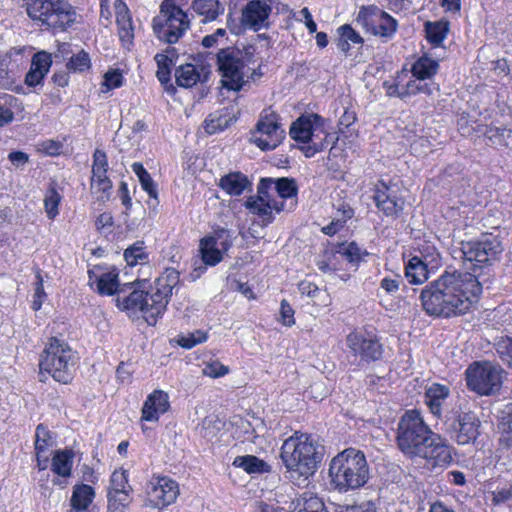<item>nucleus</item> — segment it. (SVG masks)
Segmentation results:
<instances>
[{"mask_svg": "<svg viewBox=\"0 0 512 512\" xmlns=\"http://www.w3.org/2000/svg\"><path fill=\"white\" fill-rule=\"evenodd\" d=\"M460 251L465 271H444L420 293L422 309L430 317L452 319L473 312L483 292L479 277L503 249L497 238H485L462 241Z\"/></svg>", "mask_w": 512, "mask_h": 512, "instance_id": "1", "label": "nucleus"}, {"mask_svg": "<svg viewBox=\"0 0 512 512\" xmlns=\"http://www.w3.org/2000/svg\"><path fill=\"white\" fill-rule=\"evenodd\" d=\"M101 265H95L88 270L89 285H95L96 292L101 296L117 294L116 306L130 318L141 315L148 325H156L159 318L164 315L171 300L173 289L180 285V273L172 267L166 268L146 290L147 280L136 279L125 283L120 288L119 269L111 267L100 275L96 271H103Z\"/></svg>", "mask_w": 512, "mask_h": 512, "instance_id": "2", "label": "nucleus"}, {"mask_svg": "<svg viewBox=\"0 0 512 512\" xmlns=\"http://www.w3.org/2000/svg\"><path fill=\"white\" fill-rule=\"evenodd\" d=\"M395 443L409 459H422L430 469L446 468L454 460V447L432 430L418 409L406 410L398 420Z\"/></svg>", "mask_w": 512, "mask_h": 512, "instance_id": "3", "label": "nucleus"}, {"mask_svg": "<svg viewBox=\"0 0 512 512\" xmlns=\"http://www.w3.org/2000/svg\"><path fill=\"white\" fill-rule=\"evenodd\" d=\"M323 447L310 433L296 430L286 438L279 451L284 474L296 486H306L323 460Z\"/></svg>", "mask_w": 512, "mask_h": 512, "instance_id": "4", "label": "nucleus"}, {"mask_svg": "<svg viewBox=\"0 0 512 512\" xmlns=\"http://www.w3.org/2000/svg\"><path fill=\"white\" fill-rule=\"evenodd\" d=\"M78 360L77 351L66 340L50 336L39 354V381L45 382L51 377L60 384H71L75 378Z\"/></svg>", "mask_w": 512, "mask_h": 512, "instance_id": "5", "label": "nucleus"}, {"mask_svg": "<svg viewBox=\"0 0 512 512\" xmlns=\"http://www.w3.org/2000/svg\"><path fill=\"white\" fill-rule=\"evenodd\" d=\"M329 476L339 492L363 487L369 480V465L364 452L352 447L339 452L329 464Z\"/></svg>", "mask_w": 512, "mask_h": 512, "instance_id": "6", "label": "nucleus"}, {"mask_svg": "<svg viewBox=\"0 0 512 512\" xmlns=\"http://www.w3.org/2000/svg\"><path fill=\"white\" fill-rule=\"evenodd\" d=\"M186 0H163L159 15L152 21L153 32L159 40L176 43L190 28V19L183 10Z\"/></svg>", "mask_w": 512, "mask_h": 512, "instance_id": "7", "label": "nucleus"}, {"mask_svg": "<svg viewBox=\"0 0 512 512\" xmlns=\"http://www.w3.org/2000/svg\"><path fill=\"white\" fill-rule=\"evenodd\" d=\"M504 370L489 361H475L465 370L467 388L480 396L497 394L503 384Z\"/></svg>", "mask_w": 512, "mask_h": 512, "instance_id": "8", "label": "nucleus"}, {"mask_svg": "<svg viewBox=\"0 0 512 512\" xmlns=\"http://www.w3.org/2000/svg\"><path fill=\"white\" fill-rule=\"evenodd\" d=\"M247 60L246 54L234 48H226L218 52L217 65L223 87L234 91L242 88L250 72Z\"/></svg>", "mask_w": 512, "mask_h": 512, "instance_id": "9", "label": "nucleus"}, {"mask_svg": "<svg viewBox=\"0 0 512 512\" xmlns=\"http://www.w3.org/2000/svg\"><path fill=\"white\" fill-rule=\"evenodd\" d=\"M346 344L350 352L363 364L382 361L385 347L375 328L367 326L354 329L346 336Z\"/></svg>", "mask_w": 512, "mask_h": 512, "instance_id": "10", "label": "nucleus"}, {"mask_svg": "<svg viewBox=\"0 0 512 512\" xmlns=\"http://www.w3.org/2000/svg\"><path fill=\"white\" fill-rule=\"evenodd\" d=\"M28 15L49 28L64 29L74 21L75 13L65 0H30Z\"/></svg>", "mask_w": 512, "mask_h": 512, "instance_id": "11", "label": "nucleus"}, {"mask_svg": "<svg viewBox=\"0 0 512 512\" xmlns=\"http://www.w3.org/2000/svg\"><path fill=\"white\" fill-rule=\"evenodd\" d=\"M371 199L384 217L397 220L404 214L406 200L391 180L378 179L371 188Z\"/></svg>", "mask_w": 512, "mask_h": 512, "instance_id": "12", "label": "nucleus"}, {"mask_svg": "<svg viewBox=\"0 0 512 512\" xmlns=\"http://www.w3.org/2000/svg\"><path fill=\"white\" fill-rule=\"evenodd\" d=\"M273 180L262 178L257 187V195L246 199L244 206L252 215L257 217V222L266 227L274 221L273 211L281 212L284 208L283 202H278L270 194Z\"/></svg>", "mask_w": 512, "mask_h": 512, "instance_id": "13", "label": "nucleus"}, {"mask_svg": "<svg viewBox=\"0 0 512 512\" xmlns=\"http://www.w3.org/2000/svg\"><path fill=\"white\" fill-rule=\"evenodd\" d=\"M232 245L233 242L229 231L223 228L201 238L199 241V253L205 266L194 269L193 272L196 273V277L204 273L207 266L214 267L218 265Z\"/></svg>", "mask_w": 512, "mask_h": 512, "instance_id": "14", "label": "nucleus"}, {"mask_svg": "<svg viewBox=\"0 0 512 512\" xmlns=\"http://www.w3.org/2000/svg\"><path fill=\"white\" fill-rule=\"evenodd\" d=\"M146 505L163 510L175 503L180 488L176 480L166 475L153 474L146 485Z\"/></svg>", "mask_w": 512, "mask_h": 512, "instance_id": "15", "label": "nucleus"}, {"mask_svg": "<svg viewBox=\"0 0 512 512\" xmlns=\"http://www.w3.org/2000/svg\"><path fill=\"white\" fill-rule=\"evenodd\" d=\"M340 133L344 130H289L291 139L296 142V146L307 157H313L318 152L331 148L338 141Z\"/></svg>", "mask_w": 512, "mask_h": 512, "instance_id": "16", "label": "nucleus"}, {"mask_svg": "<svg viewBox=\"0 0 512 512\" xmlns=\"http://www.w3.org/2000/svg\"><path fill=\"white\" fill-rule=\"evenodd\" d=\"M356 22L372 35L391 38L397 30V21L376 6L361 7Z\"/></svg>", "mask_w": 512, "mask_h": 512, "instance_id": "17", "label": "nucleus"}, {"mask_svg": "<svg viewBox=\"0 0 512 512\" xmlns=\"http://www.w3.org/2000/svg\"><path fill=\"white\" fill-rule=\"evenodd\" d=\"M450 427L458 445L474 444L481 434V421L472 410L455 411Z\"/></svg>", "mask_w": 512, "mask_h": 512, "instance_id": "18", "label": "nucleus"}, {"mask_svg": "<svg viewBox=\"0 0 512 512\" xmlns=\"http://www.w3.org/2000/svg\"><path fill=\"white\" fill-rule=\"evenodd\" d=\"M277 4L276 0H250L242 10V25L254 31L267 28L269 15Z\"/></svg>", "mask_w": 512, "mask_h": 512, "instance_id": "19", "label": "nucleus"}, {"mask_svg": "<svg viewBox=\"0 0 512 512\" xmlns=\"http://www.w3.org/2000/svg\"><path fill=\"white\" fill-rule=\"evenodd\" d=\"M54 446H56V434L47 425L43 423L38 424L34 436V468L39 472L45 471L49 467Z\"/></svg>", "mask_w": 512, "mask_h": 512, "instance_id": "20", "label": "nucleus"}, {"mask_svg": "<svg viewBox=\"0 0 512 512\" xmlns=\"http://www.w3.org/2000/svg\"><path fill=\"white\" fill-rule=\"evenodd\" d=\"M435 89L433 82H424L415 78L412 73L410 75L407 70H402L397 74L395 83L389 87L388 93L403 98L418 93L430 95Z\"/></svg>", "mask_w": 512, "mask_h": 512, "instance_id": "21", "label": "nucleus"}, {"mask_svg": "<svg viewBox=\"0 0 512 512\" xmlns=\"http://www.w3.org/2000/svg\"><path fill=\"white\" fill-rule=\"evenodd\" d=\"M75 452L72 448L57 449L50 457L51 471L56 475L52 483L54 486L65 488L68 479L72 476Z\"/></svg>", "mask_w": 512, "mask_h": 512, "instance_id": "22", "label": "nucleus"}, {"mask_svg": "<svg viewBox=\"0 0 512 512\" xmlns=\"http://www.w3.org/2000/svg\"><path fill=\"white\" fill-rule=\"evenodd\" d=\"M170 409L169 395L167 392L156 389L148 394L141 409V421L158 422L160 416Z\"/></svg>", "mask_w": 512, "mask_h": 512, "instance_id": "23", "label": "nucleus"}, {"mask_svg": "<svg viewBox=\"0 0 512 512\" xmlns=\"http://www.w3.org/2000/svg\"><path fill=\"white\" fill-rule=\"evenodd\" d=\"M114 8L120 41L125 48L130 49L134 39V28L129 9L122 0H116Z\"/></svg>", "mask_w": 512, "mask_h": 512, "instance_id": "24", "label": "nucleus"}, {"mask_svg": "<svg viewBox=\"0 0 512 512\" xmlns=\"http://www.w3.org/2000/svg\"><path fill=\"white\" fill-rule=\"evenodd\" d=\"M450 395V388L440 383H432L425 390L424 402L429 412L436 418L442 416L443 405Z\"/></svg>", "mask_w": 512, "mask_h": 512, "instance_id": "25", "label": "nucleus"}, {"mask_svg": "<svg viewBox=\"0 0 512 512\" xmlns=\"http://www.w3.org/2000/svg\"><path fill=\"white\" fill-rule=\"evenodd\" d=\"M219 187L229 196H241L246 190H251L252 182L248 176L240 171H232L223 175L219 180Z\"/></svg>", "mask_w": 512, "mask_h": 512, "instance_id": "26", "label": "nucleus"}, {"mask_svg": "<svg viewBox=\"0 0 512 512\" xmlns=\"http://www.w3.org/2000/svg\"><path fill=\"white\" fill-rule=\"evenodd\" d=\"M131 492L128 471L122 467L115 469L110 475L107 498H131Z\"/></svg>", "mask_w": 512, "mask_h": 512, "instance_id": "27", "label": "nucleus"}, {"mask_svg": "<svg viewBox=\"0 0 512 512\" xmlns=\"http://www.w3.org/2000/svg\"><path fill=\"white\" fill-rule=\"evenodd\" d=\"M285 138V130H251L250 142L262 151L274 150Z\"/></svg>", "mask_w": 512, "mask_h": 512, "instance_id": "28", "label": "nucleus"}, {"mask_svg": "<svg viewBox=\"0 0 512 512\" xmlns=\"http://www.w3.org/2000/svg\"><path fill=\"white\" fill-rule=\"evenodd\" d=\"M96 497L95 489L85 483H77L73 486L69 500V509H90Z\"/></svg>", "mask_w": 512, "mask_h": 512, "instance_id": "29", "label": "nucleus"}, {"mask_svg": "<svg viewBox=\"0 0 512 512\" xmlns=\"http://www.w3.org/2000/svg\"><path fill=\"white\" fill-rule=\"evenodd\" d=\"M428 265L421 257L412 256L404 267V274L408 282L412 285L426 282L429 278Z\"/></svg>", "mask_w": 512, "mask_h": 512, "instance_id": "30", "label": "nucleus"}, {"mask_svg": "<svg viewBox=\"0 0 512 512\" xmlns=\"http://www.w3.org/2000/svg\"><path fill=\"white\" fill-rule=\"evenodd\" d=\"M191 8L204 23L215 21L225 10L218 0H193Z\"/></svg>", "mask_w": 512, "mask_h": 512, "instance_id": "31", "label": "nucleus"}, {"mask_svg": "<svg viewBox=\"0 0 512 512\" xmlns=\"http://www.w3.org/2000/svg\"><path fill=\"white\" fill-rule=\"evenodd\" d=\"M233 466L243 469L247 474H268L272 471L271 465L255 455L235 457Z\"/></svg>", "mask_w": 512, "mask_h": 512, "instance_id": "32", "label": "nucleus"}, {"mask_svg": "<svg viewBox=\"0 0 512 512\" xmlns=\"http://www.w3.org/2000/svg\"><path fill=\"white\" fill-rule=\"evenodd\" d=\"M500 433L499 444L506 449L512 448V402L506 404L500 411L497 421Z\"/></svg>", "mask_w": 512, "mask_h": 512, "instance_id": "33", "label": "nucleus"}, {"mask_svg": "<svg viewBox=\"0 0 512 512\" xmlns=\"http://www.w3.org/2000/svg\"><path fill=\"white\" fill-rule=\"evenodd\" d=\"M63 199L56 181H51L44 195V209L50 220H54L59 214V205Z\"/></svg>", "mask_w": 512, "mask_h": 512, "instance_id": "34", "label": "nucleus"}, {"mask_svg": "<svg viewBox=\"0 0 512 512\" xmlns=\"http://www.w3.org/2000/svg\"><path fill=\"white\" fill-rule=\"evenodd\" d=\"M292 504V512H328L322 499L308 492L300 495Z\"/></svg>", "mask_w": 512, "mask_h": 512, "instance_id": "35", "label": "nucleus"}, {"mask_svg": "<svg viewBox=\"0 0 512 512\" xmlns=\"http://www.w3.org/2000/svg\"><path fill=\"white\" fill-rule=\"evenodd\" d=\"M124 260L130 267L149 262V252L143 240H138L128 246L123 253Z\"/></svg>", "mask_w": 512, "mask_h": 512, "instance_id": "36", "label": "nucleus"}, {"mask_svg": "<svg viewBox=\"0 0 512 512\" xmlns=\"http://www.w3.org/2000/svg\"><path fill=\"white\" fill-rule=\"evenodd\" d=\"M337 34V46L345 54L350 51L351 45H360L363 43V38L349 24L338 27Z\"/></svg>", "mask_w": 512, "mask_h": 512, "instance_id": "37", "label": "nucleus"}, {"mask_svg": "<svg viewBox=\"0 0 512 512\" xmlns=\"http://www.w3.org/2000/svg\"><path fill=\"white\" fill-rule=\"evenodd\" d=\"M439 64L436 60L422 56L412 65L411 73L415 78L425 82L430 80L438 71Z\"/></svg>", "mask_w": 512, "mask_h": 512, "instance_id": "38", "label": "nucleus"}, {"mask_svg": "<svg viewBox=\"0 0 512 512\" xmlns=\"http://www.w3.org/2000/svg\"><path fill=\"white\" fill-rule=\"evenodd\" d=\"M202 68L193 64L181 65L175 73L176 83L185 88L194 86L201 77Z\"/></svg>", "mask_w": 512, "mask_h": 512, "instance_id": "39", "label": "nucleus"}, {"mask_svg": "<svg viewBox=\"0 0 512 512\" xmlns=\"http://www.w3.org/2000/svg\"><path fill=\"white\" fill-rule=\"evenodd\" d=\"M109 163L105 151L95 149L92 156L91 178L90 181H98L102 179H110L108 176Z\"/></svg>", "mask_w": 512, "mask_h": 512, "instance_id": "40", "label": "nucleus"}, {"mask_svg": "<svg viewBox=\"0 0 512 512\" xmlns=\"http://www.w3.org/2000/svg\"><path fill=\"white\" fill-rule=\"evenodd\" d=\"M415 251L418 253L417 257H421L423 261L427 262L432 268L441 264V254L436 248L435 244L429 240L423 239L418 242Z\"/></svg>", "mask_w": 512, "mask_h": 512, "instance_id": "41", "label": "nucleus"}, {"mask_svg": "<svg viewBox=\"0 0 512 512\" xmlns=\"http://www.w3.org/2000/svg\"><path fill=\"white\" fill-rule=\"evenodd\" d=\"M448 31L449 24L446 21L427 22L425 24L426 39L435 47L442 44Z\"/></svg>", "mask_w": 512, "mask_h": 512, "instance_id": "42", "label": "nucleus"}, {"mask_svg": "<svg viewBox=\"0 0 512 512\" xmlns=\"http://www.w3.org/2000/svg\"><path fill=\"white\" fill-rule=\"evenodd\" d=\"M131 168L135 175L138 177L142 189L148 194L150 198L157 199V185L143 164L140 162H135L132 164Z\"/></svg>", "mask_w": 512, "mask_h": 512, "instance_id": "43", "label": "nucleus"}, {"mask_svg": "<svg viewBox=\"0 0 512 512\" xmlns=\"http://www.w3.org/2000/svg\"><path fill=\"white\" fill-rule=\"evenodd\" d=\"M182 167L188 174L196 175L205 167V160L199 153L192 150H184Z\"/></svg>", "mask_w": 512, "mask_h": 512, "instance_id": "44", "label": "nucleus"}, {"mask_svg": "<svg viewBox=\"0 0 512 512\" xmlns=\"http://www.w3.org/2000/svg\"><path fill=\"white\" fill-rule=\"evenodd\" d=\"M338 253L342 256V259L352 266H357L362 260L361 249L355 242H342L337 246Z\"/></svg>", "mask_w": 512, "mask_h": 512, "instance_id": "45", "label": "nucleus"}, {"mask_svg": "<svg viewBox=\"0 0 512 512\" xmlns=\"http://www.w3.org/2000/svg\"><path fill=\"white\" fill-rule=\"evenodd\" d=\"M113 184L111 179H102L98 181H90V191L101 203H106L112 195Z\"/></svg>", "mask_w": 512, "mask_h": 512, "instance_id": "46", "label": "nucleus"}, {"mask_svg": "<svg viewBox=\"0 0 512 512\" xmlns=\"http://www.w3.org/2000/svg\"><path fill=\"white\" fill-rule=\"evenodd\" d=\"M343 261L342 256L338 253L337 247H335L334 251L325 253L324 259L318 261L317 266L322 272H336L343 269Z\"/></svg>", "mask_w": 512, "mask_h": 512, "instance_id": "47", "label": "nucleus"}, {"mask_svg": "<svg viewBox=\"0 0 512 512\" xmlns=\"http://www.w3.org/2000/svg\"><path fill=\"white\" fill-rule=\"evenodd\" d=\"M275 190L280 198L289 199L296 197L298 194V187L294 179L282 177L277 179L275 182Z\"/></svg>", "mask_w": 512, "mask_h": 512, "instance_id": "48", "label": "nucleus"}, {"mask_svg": "<svg viewBox=\"0 0 512 512\" xmlns=\"http://www.w3.org/2000/svg\"><path fill=\"white\" fill-rule=\"evenodd\" d=\"M325 125V120L318 114L312 112L303 113L289 128H320Z\"/></svg>", "mask_w": 512, "mask_h": 512, "instance_id": "49", "label": "nucleus"}, {"mask_svg": "<svg viewBox=\"0 0 512 512\" xmlns=\"http://www.w3.org/2000/svg\"><path fill=\"white\" fill-rule=\"evenodd\" d=\"M66 66L69 71L81 73L90 69L91 60L88 53L81 50L71 56Z\"/></svg>", "mask_w": 512, "mask_h": 512, "instance_id": "50", "label": "nucleus"}, {"mask_svg": "<svg viewBox=\"0 0 512 512\" xmlns=\"http://www.w3.org/2000/svg\"><path fill=\"white\" fill-rule=\"evenodd\" d=\"M63 141L47 139L38 143V152L51 157H57L63 153Z\"/></svg>", "mask_w": 512, "mask_h": 512, "instance_id": "51", "label": "nucleus"}, {"mask_svg": "<svg viewBox=\"0 0 512 512\" xmlns=\"http://www.w3.org/2000/svg\"><path fill=\"white\" fill-rule=\"evenodd\" d=\"M496 351L499 358L512 369V337H501L496 344Z\"/></svg>", "mask_w": 512, "mask_h": 512, "instance_id": "52", "label": "nucleus"}, {"mask_svg": "<svg viewBox=\"0 0 512 512\" xmlns=\"http://www.w3.org/2000/svg\"><path fill=\"white\" fill-rule=\"evenodd\" d=\"M207 339V332L196 330L187 336H181L178 340V344L184 349H191L198 344L204 343Z\"/></svg>", "mask_w": 512, "mask_h": 512, "instance_id": "53", "label": "nucleus"}, {"mask_svg": "<svg viewBox=\"0 0 512 512\" xmlns=\"http://www.w3.org/2000/svg\"><path fill=\"white\" fill-rule=\"evenodd\" d=\"M402 284V276L400 274H394L393 276L383 277L379 285L387 294L394 295L399 291Z\"/></svg>", "mask_w": 512, "mask_h": 512, "instance_id": "54", "label": "nucleus"}, {"mask_svg": "<svg viewBox=\"0 0 512 512\" xmlns=\"http://www.w3.org/2000/svg\"><path fill=\"white\" fill-rule=\"evenodd\" d=\"M229 373V367L222 364L219 360L206 363L203 368V374L210 378H220Z\"/></svg>", "mask_w": 512, "mask_h": 512, "instance_id": "55", "label": "nucleus"}, {"mask_svg": "<svg viewBox=\"0 0 512 512\" xmlns=\"http://www.w3.org/2000/svg\"><path fill=\"white\" fill-rule=\"evenodd\" d=\"M281 125L278 115L271 109H265L261 113L256 128H279Z\"/></svg>", "mask_w": 512, "mask_h": 512, "instance_id": "56", "label": "nucleus"}, {"mask_svg": "<svg viewBox=\"0 0 512 512\" xmlns=\"http://www.w3.org/2000/svg\"><path fill=\"white\" fill-rule=\"evenodd\" d=\"M51 63V55L45 51H41L34 55L31 67L46 75L49 72Z\"/></svg>", "mask_w": 512, "mask_h": 512, "instance_id": "57", "label": "nucleus"}, {"mask_svg": "<svg viewBox=\"0 0 512 512\" xmlns=\"http://www.w3.org/2000/svg\"><path fill=\"white\" fill-rule=\"evenodd\" d=\"M295 311L286 299L280 302V321L286 327H292L295 324Z\"/></svg>", "mask_w": 512, "mask_h": 512, "instance_id": "58", "label": "nucleus"}, {"mask_svg": "<svg viewBox=\"0 0 512 512\" xmlns=\"http://www.w3.org/2000/svg\"><path fill=\"white\" fill-rule=\"evenodd\" d=\"M117 196L121 201V204L125 208V214L128 215L132 209V197L128 188V184L125 181H121L118 186Z\"/></svg>", "mask_w": 512, "mask_h": 512, "instance_id": "59", "label": "nucleus"}, {"mask_svg": "<svg viewBox=\"0 0 512 512\" xmlns=\"http://www.w3.org/2000/svg\"><path fill=\"white\" fill-rule=\"evenodd\" d=\"M131 498H107L108 512H127Z\"/></svg>", "mask_w": 512, "mask_h": 512, "instance_id": "60", "label": "nucleus"}, {"mask_svg": "<svg viewBox=\"0 0 512 512\" xmlns=\"http://www.w3.org/2000/svg\"><path fill=\"white\" fill-rule=\"evenodd\" d=\"M123 84V76L118 70L108 71L104 75L103 86L107 88V90L115 89Z\"/></svg>", "mask_w": 512, "mask_h": 512, "instance_id": "61", "label": "nucleus"}, {"mask_svg": "<svg viewBox=\"0 0 512 512\" xmlns=\"http://www.w3.org/2000/svg\"><path fill=\"white\" fill-rule=\"evenodd\" d=\"M298 290L301 295L308 296L310 298H314L319 293V287L314 283L307 279H303L298 283Z\"/></svg>", "mask_w": 512, "mask_h": 512, "instance_id": "62", "label": "nucleus"}, {"mask_svg": "<svg viewBox=\"0 0 512 512\" xmlns=\"http://www.w3.org/2000/svg\"><path fill=\"white\" fill-rule=\"evenodd\" d=\"M113 225L114 219L110 212L99 214L95 220V227L99 233L105 232L106 228H111Z\"/></svg>", "mask_w": 512, "mask_h": 512, "instance_id": "63", "label": "nucleus"}, {"mask_svg": "<svg viewBox=\"0 0 512 512\" xmlns=\"http://www.w3.org/2000/svg\"><path fill=\"white\" fill-rule=\"evenodd\" d=\"M341 512H377L372 502H362L360 504L348 505Z\"/></svg>", "mask_w": 512, "mask_h": 512, "instance_id": "64", "label": "nucleus"}]
</instances>
